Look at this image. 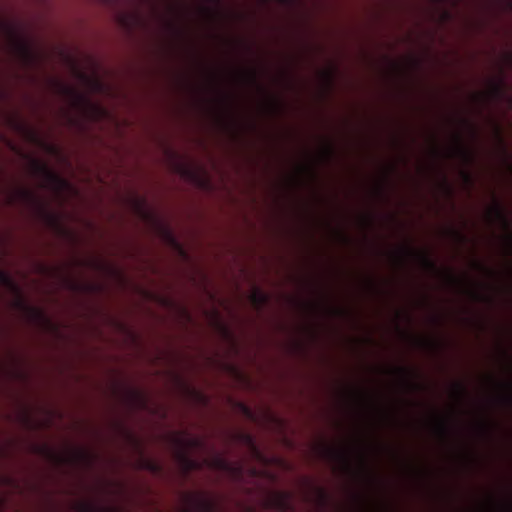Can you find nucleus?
<instances>
[{
  "instance_id": "f257e3e1",
  "label": "nucleus",
  "mask_w": 512,
  "mask_h": 512,
  "mask_svg": "<svg viewBox=\"0 0 512 512\" xmlns=\"http://www.w3.org/2000/svg\"><path fill=\"white\" fill-rule=\"evenodd\" d=\"M174 443L177 446L176 458L186 473L201 468V464L197 460L191 458L187 451L191 448L202 447L203 441L201 439L177 435L174 437Z\"/></svg>"
},
{
  "instance_id": "f03ea898",
  "label": "nucleus",
  "mask_w": 512,
  "mask_h": 512,
  "mask_svg": "<svg viewBox=\"0 0 512 512\" xmlns=\"http://www.w3.org/2000/svg\"><path fill=\"white\" fill-rule=\"evenodd\" d=\"M189 506L185 512H216L218 510L217 502L203 494H190L187 496Z\"/></svg>"
},
{
  "instance_id": "7ed1b4c3",
  "label": "nucleus",
  "mask_w": 512,
  "mask_h": 512,
  "mask_svg": "<svg viewBox=\"0 0 512 512\" xmlns=\"http://www.w3.org/2000/svg\"><path fill=\"white\" fill-rule=\"evenodd\" d=\"M272 505L281 512H289L293 510L291 503V495L287 492H277L272 497Z\"/></svg>"
},
{
  "instance_id": "20e7f679",
  "label": "nucleus",
  "mask_w": 512,
  "mask_h": 512,
  "mask_svg": "<svg viewBox=\"0 0 512 512\" xmlns=\"http://www.w3.org/2000/svg\"><path fill=\"white\" fill-rule=\"evenodd\" d=\"M402 252L405 255L417 256L426 269L431 271L438 270L436 263L430 258V256L426 252L416 251L408 245L403 247Z\"/></svg>"
},
{
  "instance_id": "39448f33",
  "label": "nucleus",
  "mask_w": 512,
  "mask_h": 512,
  "mask_svg": "<svg viewBox=\"0 0 512 512\" xmlns=\"http://www.w3.org/2000/svg\"><path fill=\"white\" fill-rule=\"evenodd\" d=\"M80 512H124L122 509L114 506H103L91 501H83L78 504Z\"/></svg>"
},
{
  "instance_id": "423d86ee",
  "label": "nucleus",
  "mask_w": 512,
  "mask_h": 512,
  "mask_svg": "<svg viewBox=\"0 0 512 512\" xmlns=\"http://www.w3.org/2000/svg\"><path fill=\"white\" fill-rule=\"evenodd\" d=\"M34 166H35L36 172L44 175L49 181L55 182V183H58L61 185L66 184V181L63 180L60 176H58L56 173L51 171L45 163L35 161Z\"/></svg>"
},
{
  "instance_id": "0eeeda50",
  "label": "nucleus",
  "mask_w": 512,
  "mask_h": 512,
  "mask_svg": "<svg viewBox=\"0 0 512 512\" xmlns=\"http://www.w3.org/2000/svg\"><path fill=\"white\" fill-rule=\"evenodd\" d=\"M490 213L504 226L505 229H508L510 226V221L506 214L505 209L501 205L499 201H495L493 207L490 209Z\"/></svg>"
},
{
  "instance_id": "6e6552de",
  "label": "nucleus",
  "mask_w": 512,
  "mask_h": 512,
  "mask_svg": "<svg viewBox=\"0 0 512 512\" xmlns=\"http://www.w3.org/2000/svg\"><path fill=\"white\" fill-rule=\"evenodd\" d=\"M212 465H213V467H215L221 471H224V472H229V473H239L240 472V468L236 467L234 464H232L231 462H229L228 460H226L225 458H223L221 456H216L212 460Z\"/></svg>"
},
{
  "instance_id": "1a4fd4ad",
  "label": "nucleus",
  "mask_w": 512,
  "mask_h": 512,
  "mask_svg": "<svg viewBox=\"0 0 512 512\" xmlns=\"http://www.w3.org/2000/svg\"><path fill=\"white\" fill-rule=\"evenodd\" d=\"M326 455L333 460H340L346 468H350L349 456L345 451H341L335 448H326Z\"/></svg>"
},
{
  "instance_id": "9d476101",
  "label": "nucleus",
  "mask_w": 512,
  "mask_h": 512,
  "mask_svg": "<svg viewBox=\"0 0 512 512\" xmlns=\"http://www.w3.org/2000/svg\"><path fill=\"white\" fill-rule=\"evenodd\" d=\"M251 301L258 308L263 307L268 302V296L259 289H256L251 295Z\"/></svg>"
},
{
  "instance_id": "9b49d317",
  "label": "nucleus",
  "mask_w": 512,
  "mask_h": 512,
  "mask_svg": "<svg viewBox=\"0 0 512 512\" xmlns=\"http://www.w3.org/2000/svg\"><path fill=\"white\" fill-rule=\"evenodd\" d=\"M456 152L466 161L471 162L472 161V154L471 152L465 148L461 143V138L459 135L456 136Z\"/></svg>"
},
{
  "instance_id": "f8f14e48",
  "label": "nucleus",
  "mask_w": 512,
  "mask_h": 512,
  "mask_svg": "<svg viewBox=\"0 0 512 512\" xmlns=\"http://www.w3.org/2000/svg\"><path fill=\"white\" fill-rule=\"evenodd\" d=\"M396 371L404 378V381L407 385L413 387L414 389H418L419 386L413 382H411V377L413 376V372L406 367H398Z\"/></svg>"
},
{
  "instance_id": "ddd939ff",
  "label": "nucleus",
  "mask_w": 512,
  "mask_h": 512,
  "mask_svg": "<svg viewBox=\"0 0 512 512\" xmlns=\"http://www.w3.org/2000/svg\"><path fill=\"white\" fill-rule=\"evenodd\" d=\"M28 134L31 137L32 141L41 143L48 152L55 153L57 151V148L54 145L42 141L35 131L29 130Z\"/></svg>"
},
{
  "instance_id": "4468645a",
  "label": "nucleus",
  "mask_w": 512,
  "mask_h": 512,
  "mask_svg": "<svg viewBox=\"0 0 512 512\" xmlns=\"http://www.w3.org/2000/svg\"><path fill=\"white\" fill-rule=\"evenodd\" d=\"M0 284L11 289H16L12 277L6 271L0 270Z\"/></svg>"
},
{
  "instance_id": "2eb2a0df",
  "label": "nucleus",
  "mask_w": 512,
  "mask_h": 512,
  "mask_svg": "<svg viewBox=\"0 0 512 512\" xmlns=\"http://www.w3.org/2000/svg\"><path fill=\"white\" fill-rule=\"evenodd\" d=\"M62 90L64 93L66 94H70L72 95L73 97H75L78 101H81V102H86L88 103V100L85 98V96L79 94L78 92H76L74 89L70 88V87H67V86H63L62 87Z\"/></svg>"
},
{
  "instance_id": "dca6fc26",
  "label": "nucleus",
  "mask_w": 512,
  "mask_h": 512,
  "mask_svg": "<svg viewBox=\"0 0 512 512\" xmlns=\"http://www.w3.org/2000/svg\"><path fill=\"white\" fill-rule=\"evenodd\" d=\"M454 390L458 397L464 398L467 396V389L461 382H457L454 384Z\"/></svg>"
},
{
  "instance_id": "f3484780",
  "label": "nucleus",
  "mask_w": 512,
  "mask_h": 512,
  "mask_svg": "<svg viewBox=\"0 0 512 512\" xmlns=\"http://www.w3.org/2000/svg\"><path fill=\"white\" fill-rule=\"evenodd\" d=\"M503 93H504V90H503V83L502 82L493 84L492 95L494 97H500V96L503 95Z\"/></svg>"
},
{
  "instance_id": "a211bd4d",
  "label": "nucleus",
  "mask_w": 512,
  "mask_h": 512,
  "mask_svg": "<svg viewBox=\"0 0 512 512\" xmlns=\"http://www.w3.org/2000/svg\"><path fill=\"white\" fill-rule=\"evenodd\" d=\"M30 311L32 313V315L38 319V320H44V321H47L48 320L46 319V316H45V313L41 310V309H38V308H30Z\"/></svg>"
},
{
  "instance_id": "6ab92c4d",
  "label": "nucleus",
  "mask_w": 512,
  "mask_h": 512,
  "mask_svg": "<svg viewBox=\"0 0 512 512\" xmlns=\"http://www.w3.org/2000/svg\"><path fill=\"white\" fill-rule=\"evenodd\" d=\"M146 467L148 470H150L153 473H159L162 469L160 464L150 461V460H147Z\"/></svg>"
},
{
  "instance_id": "aec40b11",
  "label": "nucleus",
  "mask_w": 512,
  "mask_h": 512,
  "mask_svg": "<svg viewBox=\"0 0 512 512\" xmlns=\"http://www.w3.org/2000/svg\"><path fill=\"white\" fill-rule=\"evenodd\" d=\"M438 431L443 436L446 437L448 434V426L447 423L444 420H439L438 422Z\"/></svg>"
},
{
  "instance_id": "412c9836",
  "label": "nucleus",
  "mask_w": 512,
  "mask_h": 512,
  "mask_svg": "<svg viewBox=\"0 0 512 512\" xmlns=\"http://www.w3.org/2000/svg\"><path fill=\"white\" fill-rule=\"evenodd\" d=\"M20 194L26 200H35L33 193L27 189H22Z\"/></svg>"
},
{
  "instance_id": "4be33fe9",
  "label": "nucleus",
  "mask_w": 512,
  "mask_h": 512,
  "mask_svg": "<svg viewBox=\"0 0 512 512\" xmlns=\"http://www.w3.org/2000/svg\"><path fill=\"white\" fill-rule=\"evenodd\" d=\"M247 76L252 83H257V73L255 70H250Z\"/></svg>"
},
{
  "instance_id": "5701e85b",
  "label": "nucleus",
  "mask_w": 512,
  "mask_h": 512,
  "mask_svg": "<svg viewBox=\"0 0 512 512\" xmlns=\"http://www.w3.org/2000/svg\"><path fill=\"white\" fill-rule=\"evenodd\" d=\"M243 437L245 438L246 442L251 446V447H254V440L252 438V436L248 435V434H243Z\"/></svg>"
},
{
  "instance_id": "b1692460",
  "label": "nucleus",
  "mask_w": 512,
  "mask_h": 512,
  "mask_svg": "<svg viewBox=\"0 0 512 512\" xmlns=\"http://www.w3.org/2000/svg\"><path fill=\"white\" fill-rule=\"evenodd\" d=\"M447 276H448L449 280L453 283L458 281L451 271H447Z\"/></svg>"
},
{
  "instance_id": "393cba45",
  "label": "nucleus",
  "mask_w": 512,
  "mask_h": 512,
  "mask_svg": "<svg viewBox=\"0 0 512 512\" xmlns=\"http://www.w3.org/2000/svg\"><path fill=\"white\" fill-rule=\"evenodd\" d=\"M463 176H464L466 182H468V183L471 182V175L468 172H464Z\"/></svg>"
},
{
  "instance_id": "a878e982",
  "label": "nucleus",
  "mask_w": 512,
  "mask_h": 512,
  "mask_svg": "<svg viewBox=\"0 0 512 512\" xmlns=\"http://www.w3.org/2000/svg\"><path fill=\"white\" fill-rule=\"evenodd\" d=\"M453 233H454V235H455L457 238H459L460 240H463V239H464L463 235H462L460 232H458V231H453Z\"/></svg>"
},
{
  "instance_id": "bb28decb",
  "label": "nucleus",
  "mask_w": 512,
  "mask_h": 512,
  "mask_svg": "<svg viewBox=\"0 0 512 512\" xmlns=\"http://www.w3.org/2000/svg\"><path fill=\"white\" fill-rule=\"evenodd\" d=\"M320 494H321V498H322V500H323V501H326V499H327V494H326V492H325V491H323V490H321V491H320Z\"/></svg>"
},
{
  "instance_id": "cd10ccee",
  "label": "nucleus",
  "mask_w": 512,
  "mask_h": 512,
  "mask_svg": "<svg viewBox=\"0 0 512 512\" xmlns=\"http://www.w3.org/2000/svg\"><path fill=\"white\" fill-rule=\"evenodd\" d=\"M325 152H326V155H327V156H330V155H331V153H332V150H331V148H330V147H327Z\"/></svg>"
},
{
  "instance_id": "c85d7f7f",
  "label": "nucleus",
  "mask_w": 512,
  "mask_h": 512,
  "mask_svg": "<svg viewBox=\"0 0 512 512\" xmlns=\"http://www.w3.org/2000/svg\"><path fill=\"white\" fill-rule=\"evenodd\" d=\"M463 121H464V123H465L466 125H469V126L471 127V129H472L473 133L475 134V129L471 126V124H470L467 120H463Z\"/></svg>"
},
{
  "instance_id": "c756f323",
  "label": "nucleus",
  "mask_w": 512,
  "mask_h": 512,
  "mask_svg": "<svg viewBox=\"0 0 512 512\" xmlns=\"http://www.w3.org/2000/svg\"><path fill=\"white\" fill-rule=\"evenodd\" d=\"M507 240H508L509 244L512 246V235L511 234H509L507 236Z\"/></svg>"
},
{
  "instance_id": "7c9ffc66",
  "label": "nucleus",
  "mask_w": 512,
  "mask_h": 512,
  "mask_svg": "<svg viewBox=\"0 0 512 512\" xmlns=\"http://www.w3.org/2000/svg\"><path fill=\"white\" fill-rule=\"evenodd\" d=\"M193 392H194L195 394H197V396H199L200 398H203V397H204L202 394H200V393H198V392H196V391H194V390H193Z\"/></svg>"
},
{
  "instance_id": "2f4dec72",
  "label": "nucleus",
  "mask_w": 512,
  "mask_h": 512,
  "mask_svg": "<svg viewBox=\"0 0 512 512\" xmlns=\"http://www.w3.org/2000/svg\"><path fill=\"white\" fill-rule=\"evenodd\" d=\"M167 234H168L169 237L172 238L171 232L167 231Z\"/></svg>"
},
{
  "instance_id": "473e14b6",
  "label": "nucleus",
  "mask_w": 512,
  "mask_h": 512,
  "mask_svg": "<svg viewBox=\"0 0 512 512\" xmlns=\"http://www.w3.org/2000/svg\"><path fill=\"white\" fill-rule=\"evenodd\" d=\"M216 2H219V0H215Z\"/></svg>"
}]
</instances>
